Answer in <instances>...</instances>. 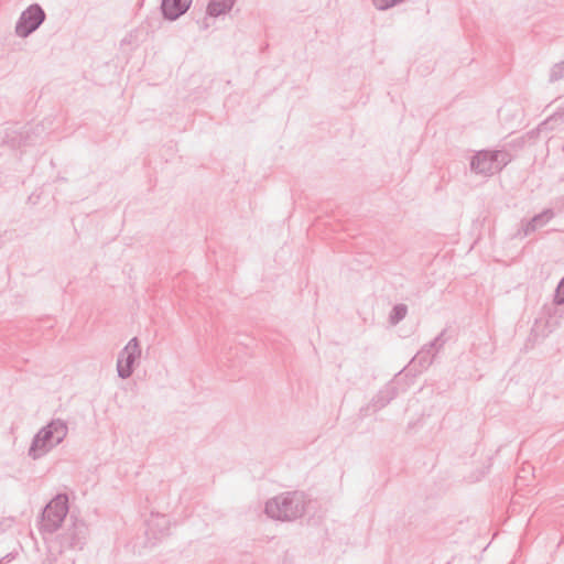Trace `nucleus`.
Instances as JSON below:
<instances>
[{
  "label": "nucleus",
  "instance_id": "nucleus-10",
  "mask_svg": "<svg viewBox=\"0 0 564 564\" xmlns=\"http://www.w3.org/2000/svg\"><path fill=\"white\" fill-rule=\"evenodd\" d=\"M398 394V389L394 383L390 382L384 386L371 400V402L367 405L365 411L377 412L380 409L384 408L391 400H393Z\"/></svg>",
  "mask_w": 564,
  "mask_h": 564
},
{
  "label": "nucleus",
  "instance_id": "nucleus-5",
  "mask_svg": "<svg viewBox=\"0 0 564 564\" xmlns=\"http://www.w3.org/2000/svg\"><path fill=\"white\" fill-rule=\"evenodd\" d=\"M46 14L39 3H33L22 11L15 23V34L25 39L35 32L45 21Z\"/></svg>",
  "mask_w": 564,
  "mask_h": 564
},
{
  "label": "nucleus",
  "instance_id": "nucleus-8",
  "mask_svg": "<svg viewBox=\"0 0 564 564\" xmlns=\"http://www.w3.org/2000/svg\"><path fill=\"white\" fill-rule=\"evenodd\" d=\"M170 525L171 522L167 516L161 513H151L147 521V534L158 540L169 534Z\"/></svg>",
  "mask_w": 564,
  "mask_h": 564
},
{
  "label": "nucleus",
  "instance_id": "nucleus-15",
  "mask_svg": "<svg viewBox=\"0 0 564 564\" xmlns=\"http://www.w3.org/2000/svg\"><path fill=\"white\" fill-rule=\"evenodd\" d=\"M446 330H442L432 341L424 345L429 350L435 352V355L441 351L446 343L445 336Z\"/></svg>",
  "mask_w": 564,
  "mask_h": 564
},
{
  "label": "nucleus",
  "instance_id": "nucleus-19",
  "mask_svg": "<svg viewBox=\"0 0 564 564\" xmlns=\"http://www.w3.org/2000/svg\"><path fill=\"white\" fill-rule=\"evenodd\" d=\"M13 558L12 554H7L6 556H3L2 558H0V564H7L9 563L11 560Z\"/></svg>",
  "mask_w": 564,
  "mask_h": 564
},
{
  "label": "nucleus",
  "instance_id": "nucleus-14",
  "mask_svg": "<svg viewBox=\"0 0 564 564\" xmlns=\"http://www.w3.org/2000/svg\"><path fill=\"white\" fill-rule=\"evenodd\" d=\"M408 313V306L405 304H397L393 306L390 315H389V322L391 325L399 324Z\"/></svg>",
  "mask_w": 564,
  "mask_h": 564
},
{
  "label": "nucleus",
  "instance_id": "nucleus-16",
  "mask_svg": "<svg viewBox=\"0 0 564 564\" xmlns=\"http://www.w3.org/2000/svg\"><path fill=\"white\" fill-rule=\"evenodd\" d=\"M564 78V61L554 64L549 74V82L556 83Z\"/></svg>",
  "mask_w": 564,
  "mask_h": 564
},
{
  "label": "nucleus",
  "instance_id": "nucleus-3",
  "mask_svg": "<svg viewBox=\"0 0 564 564\" xmlns=\"http://www.w3.org/2000/svg\"><path fill=\"white\" fill-rule=\"evenodd\" d=\"M509 161L510 155L506 151L481 150L473 155L470 170L482 176H491L500 172Z\"/></svg>",
  "mask_w": 564,
  "mask_h": 564
},
{
  "label": "nucleus",
  "instance_id": "nucleus-4",
  "mask_svg": "<svg viewBox=\"0 0 564 564\" xmlns=\"http://www.w3.org/2000/svg\"><path fill=\"white\" fill-rule=\"evenodd\" d=\"M68 513V498L66 495H57L44 508L40 529L43 533H54L61 527Z\"/></svg>",
  "mask_w": 564,
  "mask_h": 564
},
{
  "label": "nucleus",
  "instance_id": "nucleus-20",
  "mask_svg": "<svg viewBox=\"0 0 564 564\" xmlns=\"http://www.w3.org/2000/svg\"><path fill=\"white\" fill-rule=\"evenodd\" d=\"M8 520H3V521H0V531L3 530L2 525L7 522Z\"/></svg>",
  "mask_w": 564,
  "mask_h": 564
},
{
  "label": "nucleus",
  "instance_id": "nucleus-18",
  "mask_svg": "<svg viewBox=\"0 0 564 564\" xmlns=\"http://www.w3.org/2000/svg\"><path fill=\"white\" fill-rule=\"evenodd\" d=\"M403 1L404 0H372L373 6L380 11L388 10Z\"/></svg>",
  "mask_w": 564,
  "mask_h": 564
},
{
  "label": "nucleus",
  "instance_id": "nucleus-7",
  "mask_svg": "<svg viewBox=\"0 0 564 564\" xmlns=\"http://www.w3.org/2000/svg\"><path fill=\"white\" fill-rule=\"evenodd\" d=\"M88 536V527L83 520H74L59 535L63 550H83Z\"/></svg>",
  "mask_w": 564,
  "mask_h": 564
},
{
  "label": "nucleus",
  "instance_id": "nucleus-6",
  "mask_svg": "<svg viewBox=\"0 0 564 564\" xmlns=\"http://www.w3.org/2000/svg\"><path fill=\"white\" fill-rule=\"evenodd\" d=\"M141 356V348L137 337L131 338L118 355L117 372L121 379L131 377L134 370L135 361Z\"/></svg>",
  "mask_w": 564,
  "mask_h": 564
},
{
  "label": "nucleus",
  "instance_id": "nucleus-13",
  "mask_svg": "<svg viewBox=\"0 0 564 564\" xmlns=\"http://www.w3.org/2000/svg\"><path fill=\"white\" fill-rule=\"evenodd\" d=\"M435 352L429 350L425 346L412 358L411 364L419 366L421 369H427L434 360Z\"/></svg>",
  "mask_w": 564,
  "mask_h": 564
},
{
  "label": "nucleus",
  "instance_id": "nucleus-2",
  "mask_svg": "<svg viewBox=\"0 0 564 564\" xmlns=\"http://www.w3.org/2000/svg\"><path fill=\"white\" fill-rule=\"evenodd\" d=\"M68 433V425L62 419H53L33 437L28 455L36 460L61 444Z\"/></svg>",
  "mask_w": 564,
  "mask_h": 564
},
{
  "label": "nucleus",
  "instance_id": "nucleus-9",
  "mask_svg": "<svg viewBox=\"0 0 564 564\" xmlns=\"http://www.w3.org/2000/svg\"><path fill=\"white\" fill-rule=\"evenodd\" d=\"M192 0H162L161 11L164 19L175 21L191 7Z\"/></svg>",
  "mask_w": 564,
  "mask_h": 564
},
{
  "label": "nucleus",
  "instance_id": "nucleus-11",
  "mask_svg": "<svg viewBox=\"0 0 564 564\" xmlns=\"http://www.w3.org/2000/svg\"><path fill=\"white\" fill-rule=\"evenodd\" d=\"M554 217V212L550 208L532 217L523 227V236H529L538 228L546 225Z\"/></svg>",
  "mask_w": 564,
  "mask_h": 564
},
{
  "label": "nucleus",
  "instance_id": "nucleus-12",
  "mask_svg": "<svg viewBox=\"0 0 564 564\" xmlns=\"http://www.w3.org/2000/svg\"><path fill=\"white\" fill-rule=\"evenodd\" d=\"M237 0H210L207 6V14L217 18L227 14Z\"/></svg>",
  "mask_w": 564,
  "mask_h": 564
},
{
  "label": "nucleus",
  "instance_id": "nucleus-17",
  "mask_svg": "<svg viewBox=\"0 0 564 564\" xmlns=\"http://www.w3.org/2000/svg\"><path fill=\"white\" fill-rule=\"evenodd\" d=\"M553 303L554 305L561 306L564 305V276L558 282L554 296H553Z\"/></svg>",
  "mask_w": 564,
  "mask_h": 564
},
{
  "label": "nucleus",
  "instance_id": "nucleus-1",
  "mask_svg": "<svg viewBox=\"0 0 564 564\" xmlns=\"http://www.w3.org/2000/svg\"><path fill=\"white\" fill-rule=\"evenodd\" d=\"M307 497L303 491L282 492L265 502V514L278 521H294L306 510Z\"/></svg>",
  "mask_w": 564,
  "mask_h": 564
}]
</instances>
